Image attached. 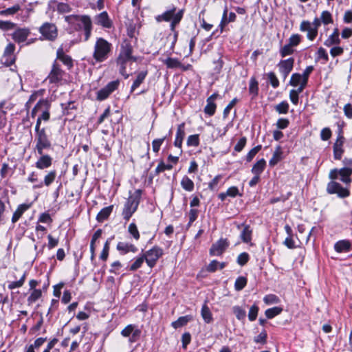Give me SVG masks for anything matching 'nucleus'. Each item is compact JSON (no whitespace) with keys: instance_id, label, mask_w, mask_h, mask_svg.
I'll return each instance as SVG.
<instances>
[{"instance_id":"nucleus-14","label":"nucleus","mask_w":352,"mask_h":352,"mask_svg":"<svg viewBox=\"0 0 352 352\" xmlns=\"http://www.w3.org/2000/svg\"><path fill=\"white\" fill-rule=\"evenodd\" d=\"M344 142V138L341 134V131L338 134L336 142L333 144V157L335 160H340L344 153L343 144Z\"/></svg>"},{"instance_id":"nucleus-10","label":"nucleus","mask_w":352,"mask_h":352,"mask_svg":"<svg viewBox=\"0 0 352 352\" xmlns=\"http://www.w3.org/2000/svg\"><path fill=\"white\" fill-rule=\"evenodd\" d=\"M64 74L65 72L61 69L60 66L55 60L47 79L50 83L58 84L63 80Z\"/></svg>"},{"instance_id":"nucleus-37","label":"nucleus","mask_w":352,"mask_h":352,"mask_svg":"<svg viewBox=\"0 0 352 352\" xmlns=\"http://www.w3.org/2000/svg\"><path fill=\"white\" fill-rule=\"evenodd\" d=\"M127 38L124 40H128L130 42L137 44L138 42V32H136L134 26H129L126 31Z\"/></svg>"},{"instance_id":"nucleus-13","label":"nucleus","mask_w":352,"mask_h":352,"mask_svg":"<svg viewBox=\"0 0 352 352\" xmlns=\"http://www.w3.org/2000/svg\"><path fill=\"white\" fill-rule=\"evenodd\" d=\"M294 58H289L286 60H282L278 65L279 72L285 79L294 67Z\"/></svg>"},{"instance_id":"nucleus-46","label":"nucleus","mask_w":352,"mask_h":352,"mask_svg":"<svg viewBox=\"0 0 352 352\" xmlns=\"http://www.w3.org/2000/svg\"><path fill=\"white\" fill-rule=\"evenodd\" d=\"M190 320L189 316L179 317L176 321L172 323V326L177 329L186 325Z\"/></svg>"},{"instance_id":"nucleus-2","label":"nucleus","mask_w":352,"mask_h":352,"mask_svg":"<svg viewBox=\"0 0 352 352\" xmlns=\"http://www.w3.org/2000/svg\"><path fill=\"white\" fill-rule=\"evenodd\" d=\"M141 194V190H135V195L130 196L125 202L122 214L124 219L126 221L130 219L133 214L137 210L140 204Z\"/></svg>"},{"instance_id":"nucleus-52","label":"nucleus","mask_w":352,"mask_h":352,"mask_svg":"<svg viewBox=\"0 0 352 352\" xmlns=\"http://www.w3.org/2000/svg\"><path fill=\"white\" fill-rule=\"evenodd\" d=\"M261 145H257L256 146L252 148L247 154L245 160L248 162H250L255 155L261 151Z\"/></svg>"},{"instance_id":"nucleus-24","label":"nucleus","mask_w":352,"mask_h":352,"mask_svg":"<svg viewBox=\"0 0 352 352\" xmlns=\"http://www.w3.org/2000/svg\"><path fill=\"white\" fill-rule=\"evenodd\" d=\"M51 108V102L47 99H44L41 109L40 111L42 112L39 118L43 121H48L50 118V109Z\"/></svg>"},{"instance_id":"nucleus-21","label":"nucleus","mask_w":352,"mask_h":352,"mask_svg":"<svg viewBox=\"0 0 352 352\" xmlns=\"http://www.w3.org/2000/svg\"><path fill=\"white\" fill-rule=\"evenodd\" d=\"M334 250L338 253L348 252L352 250V243L349 240H340L334 245Z\"/></svg>"},{"instance_id":"nucleus-17","label":"nucleus","mask_w":352,"mask_h":352,"mask_svg":"<svg viewBox=\"0 0 352 352\" xmlns=\"http://www.w3.org/2000/svg\"><path fill=\"white\" fill-rule=\"evenodd\" d=\"M56 58L60 60L69 69L73 67V60L71 56L64 52L63 47L60 46L56 52Z\"/></svg>"},{"instance_id":"nucleus-22","label":"nucleus","mask_w":352,"mask_h":352,"mask_svg":"<svg viewBox=\"0 0 352 352\" xmlns=\"http://www.w3.org/2000/svg\"><path fill=\"white\" fill-rule=\"evenodd\" d=\"M184 127H185L184 122L181 123L177 126L175 140L174 142V145L176 147L182 148V142H183L184 138L185 136Z\"/></svg>"},{"instance_id":"nucleus-16","label":"nucleus","mask_w":352,"mask_h":352,"mask_svg":"<svg viewBox=\"0 0 352 352\" xmlns=\"http://www.w3.org/2000/svg\"><path fill=\"white\" fill-rule=\"evenodd\" d=\"M40 157L35 163V166L41 170L50 167L52 164V157L49 155L38 154Z\"/></svg>"},{"instance_id":"nucleus-55","label":"nucleus","mask_w":352,"mask_h":352,"mask_svg":"<svg viewBox=\"0 0 352 352\" xmlns=\"http://www.w3.org/2000/svg\"><path fill=\"white\" fill-rule=\"evenodd\" d=\"M199 144V138L198 134L189 135L187 139V145L188 146H197Z\"/></svg>"},{"instance_id":"nucleus-32","label":"nucleus","mask_w":352,"mask_h":352,"mask_svg":"<svg viewBox=\"0 0 352 352\" xmlns=\"http://www.w3.org/2000/svg\"><path fill=\"white\" fill-rule=\"evenodd\" d=\"M283 158V151L280 146L276 147L272 157L269 161V164L274 166L277 164Z\"/></svg>"},{"instance_id":"nucleus-8","label":"nucleus","mask_w":352,"mask_h":352,"mask_svg":"<svg viewBox=\"0 0 352 352\" xmlns=\"http://www.w3.org/2000/svg\"><path fill=\"white\" fill-rule=\"evenodd\" d=\"M327 192L329 195L337 194L340 198H346L350 195V191L343 188L339 183L331 181L327 184Z\"/></svg>"},{"instance_id":"nucleus-50","label":"nucleus","mask_w":352,"mask_h":352,"mask_svg":"<svg viewBox=\"0 0 352 352\" xmlns=\"http://www.w3.org/2000/svg\"><path fill=\"white\" fill-rule=\"evenodd\" d=\"M295 50L294 47L287 43L280 48V54L282 57H285L287 56L293 54Z\"/></svg>"},{"instance_id":"nucleus-45","label":"nucleus","mask_w":352,"mask_h":352,"mask_svg":"<svg viewBox=\"0 0 352 352\" xmlns=\"http://www.w3.org/2000/svg\"><path fill=\"white\" fill-rule=\"evenodd\" d=\"M289 104L287 101H282L275 106L274 109L279 114H286L289 111Z\"/></svg>"},{"instance_id":"nucleus-62","label":"nucleus","mask_w":352,"mask_h":352,"mask_svg":"<svg viewBox=\"0 0 352 352\" xmlns=\"http://www.w3.org/2000/svg\"><path fill=\"white\" fill-rule=\"evenodd\" d=\"M238 100L236 98H234V99H232L230 103L226 107V108L224 109L223 110V116L224 118H227L228 116L229 115L230 112V110L232 109V107L236 104V103L237 102Z\"/></svg>"},{"instance_id":"nucleus-26","label":"nucleus","mask_w":352,"mask_h":352,"mask_svg":"<svg viewBox=\"0 0 352 352\" xmlns=\"http://www.w3.org/2000/svg\"><path fill=\"white\" fill-rule=\"evenodd\" d=\"M30 204H22L18 206L12 217V222L16 223L23 215V214L30 208Z\"/></svg>"},{"instance_id":"nucleus-19","label":"nucleus","mask_w":352,"mask_h":352,"mask_svg":"<svg viewBox=\"0 0 352 352\" xmlns=\"http://www.w3.org/2000/svg\"><path fill=\"white\" fill-rule=\"evenodd\" d=\"M14 50H15L14 45L12 43H9L6 46V47L4 50V53H3V58H5L4 63L8 66L12 65L14 63Z\"/></svg>"},{"instance_id":"nucleus-29","label":"nucleus","mask_w":352,"mask_h":352,"mask_svg":"<svg viewBox=\"0 0 352 352\" xmlns=\"http://www.w3.org/2000/svg\"><path fill=\"white\" fill-rule=\"evenodd\" d=\"M340 43L339 38V30L338 28L334 29L333 33L328 37L324 42V45L327 47H330L333 45H337Z\"/></svg>"},{"instance_id":"nucleus-57","label":"nucleus","mask_w":352,"mask_h":352,"mask_svg":"<svg viewBox=\"0 0 352 352\" xmlns=\"http://www.w3.org/2000/svg\"><path fill=\"white\" fill-rule=\"evenodd\" d=\"M128 231L135 240H138L140 239V235L139 231L138 230L137 226L134 223L129 224Z\"/></svg>"},{"instance_id":"nucleus-6","label":"nucleus","mask_w":352,"mask_h":352,"mask_svg":"<svg viewBox=\"0 0 352 352\" xmlns=\"http://www.w3.org/2000/svg\"><path fill=\"white\" fill-rule=\"evenodd\" d=\"M164 252L163 250L155 245L151 249L147 250L143 256H145L144 259L147 264V265L153 268L157 261V260L163 255Z\"/></svg>"},{"instance_id":"nucleus-25","label":"nucleus","mask_w":352,"mask_h":352,"mask_svg":"<svg viewBox=\"0 0 352 352\" xmlns=\"http://www.w3.org/2000/svg\"><path fill=\"white\" fill-rule=\"evenodd\" d=\"M56 177V170H51L44 177L43 182H41L40 184L34 186V188H38L43 186V185L46 186H50L54 181L55 180Z\"/></svg>"},{"instance_id":"nucleus-27","label":"nucleus","mask_w":352,"mask_h":352,"mask_svg":"<svg viewBox=\"0 0 352 352\" xmlns=\"http://www.w3.org/2000/svg\"><path fill=\"white\" fill-rule=\"evenodd\" d=\"M338 175L340 176V179L345 183L350 184L351 182V175H352V168L349 167H344L338 170Z\"/></svg>"},{"instance_id":"nucleus-31","label":"nucleus","mask_w":352,"mask_h":352,"mask_svg":"<svg viewBox=\"0 0 352 352\" xmlns=\"http://www.w3.org/2000/svg\"><path fill=\"white\" fill-rule=\"evenodd\" d=\"M113 206H109L102 208L97 214L96 220L98 222H103L107 219L113 211Z\"/></svg>"},{"instance_id":"nucleus-43","label":"nucleus","mask_w":352,"mask_h":352,"mask_svg":"<svg viewBox=\"0 0 352 352\" xmlns=\"http://www.w3.org/2000/svg\"><path fill=\"white\" fill-rule=\"evenodd\" d=\"M232 311L234 315L236 316V318L240 320L243 321L245 319L246 316V311L244 309L239 306H234L232 307Z\"/></svg>"},{"instance_id":"nucleus-15","label":"nucleus","mask_w":352,"mask_h":352,"mask_svg":"<svg viewBox=\"0 0 352 352\" xmlns=\"http://www.w3.org/2000/svg\"><path fill=\"white\" fill-rule=\"evenodd\" d=\"M302 32H307V37L310 41H314L318 35V30L313 28L311 23L308 21H302L300 25Z\"/></svg>"},{"instance_id":"nucleus-30","label":"nucleus","mask_w":352,"mask_h":352,"mask_svg":"<svg viewBox=\"0 0 352 352\" xmlns=\"http://www.w3.org/2000/svg\"><path fill=\"white\" fill-rule=\"evenodd\" d=\"M148 74V72L146 70L142 71L139 72L137 75L135 80L133 81L131 87V92H133L140 85L144 82L146 76Z\"/></svg>"},{"instance_id":"nucleus-38","label":"nucleus","mask_w":352,"mask_h":352,"mask_svg":"<svg viewBox=\"0 0 352 352\" xmlns=\"http://www.w3.org/2000/svg\"><path fill=\"white\" fill-rule=\"evenodd\" d=\"M164 63L170 69L180 68L183 67L179 60L175 58L168 57L164 60Z\"/></svg>"},{"instance_id":"nucleus-28","label":"nucleus","mask_w":352,"mask_h":352,"mask_svg":"<svg viewBox=\"0 0 352 352\" xmlns=\"http://www.w3.org/2000/svg\"><path fill=\"white\" fill-rule=\"evenodd\" d=\"M29 35V31L26 29H18L12 34V38L18 43L24 42Z\"/></svg>"},{"instance_id":"nucleus-7","label":"nucleus","mask_w":352,"mask_h":352,"mask_svg":"<svg viewBox=\"0 0 352 352\" xmlns=\"http://www.w3.org/2000/svg\"><path fill=\"white\" fill-rule=\"evenodd\" d=\"M39 32L45 39L50 41H54L58 36L57 27L52 23H44L39 28Z\"/></svg>"},{"instance_id":"nucleus-48","label":"nucleus","mask_w":352,"mask_h":352,"mask_svg":"<svg viewBox=\"0 0 352 352\" xmlns=\"http://www.w3.org/2000/svg\"><path fill=\"white\" fill-rule=\"evenodd\" d=\"M21 10V6L16 4L10 8L0 11V14L3 16L13 15Z\"/></svg>"},{"instance_id":"nucleus-41","label":"nucleus","mask_w":352,"mask_h":352,"mask_svg":"<svg viewBox=\"0 0 352 352\" xmlns=\"http://www.w3.org/2000/svg\"><path fill=\"white\" fill-rule=\"evenodd\" d=\"M283 311L280 307H274L265 310V314L268 319H272L275 316L279 315Z\"/></svg>"},{"instance_id":"nucleus-40","label":"nucleus","mask_w":352,"mask_h":352,"mask_svg":"<svg viewBox=\"0 0 352 352\" xmlns=\"http://www.w3.org/2000/svg\"><path fill=\"white\" fill-rule=\"evenodd\" d=\"M26 278V272H24L20 279L17 281H9L8 285V288L10 290L14 289L15 288L21 287L25 280Z\"/></svg>"},{"instance_id":"nucleus-18","label":"nucleus","mask_w":352,"mask_h":352,"mask_svg":"<svg viewBox=\"0 0 352 352\" xmlns=\"http://www.w3.org/2000/svg\"><path fill=\"white\" fill-rule=\"evenodd\" d=\"M176 7L174 6H172L170 9L166 10L162 14L157 15L155 16V20L157 22L160 23L162 21L169 22L174 18L175 15L177 14Z\"/></svg>"},{"instance_id":"nucleus-44","label":"nucleus","mask_w":352,"mask_h":352,"mask_svg":"<svg viewBox=\"0 0 352 352\" xmlns=\"http://www.w3.org/2000/svg\"><path fill=\"white\" fill-rule=\"evenodd\" d=\"M42 296V292L41 289H34L28 298V303L29 305L35 302Z\"/></svg>"},{"instance_id":"nucleus-60","label":"nucleus","mask_w":352,"mask_h":352,"mask_svg":"<svg viewBox=\"0 0 352 352\" xmlns=\"http://www.w3.org/2000/svg\"><path fill=\"white\" fill-rule=\"evenodd\" d=\"M173 168V165L168 164H165L164 162H160L157 166L155 168V174L158 175L159 173L166 170H171Z\"/></svg>"},{"instance_id":"nucleus-51","label":"nucleus","mask_w":352,"mask_h":352,"mask_svg":"<svg viewBox=\"0 0 352 352\" xmlns=\"http://www.w3.org/2000/svg\"><path fill=\"white\" fill-rule=\"evenodd\" d=\"M320 19L322 23L324 25H328L333 23L331 14L327 10H324L322 12Z\"/></svg>"},{"instance_id":"nucleus-61","label":"nucleus","mask_w":352,"mask_h":352,"mask_svg":"<svg viewBox=\"0 0 352 352\" xmlns=\"http://www.w3.org/2000/svg\"><path fill=\"white\" fill-rule=\"evenodd\" d=\"M268 80L274 88H277L279 86V80L277 78L274 72H269L267 74Z\"/></svg>"},{"instance_id":"nucleus-4","label":"nucleus","mask_w":352,"mask_h":352,"mask_svg":"<svg viewBox=\"0 0 352 352\" xmlns=\"http://www.w3.org/2000/svg\"><path fill=\"white\" fill-rule=\"evenodd\" d=\"M135 45V43L130 42L128 40H123L120 45V53L117 60L120 63L131 60L136 62L137 58L133 56V46Z\"/></svg>"},{"instance_id":"nucleus-63","label":"nucleus","mask_w":352,"mask_h":352,"mask_svg":"<svg viewBox=\"0 0 352 352\" xmlns=\"http://www.w3.org/2000/svg\"><path fill=\"white\" fill-rule=\"evenodd\" d=\"M301 41V36L298 34H292L289 38V44L293 47H296L298 45H299V43H300Z\"/></svg>"},{"instance_id":"nucleus-5","label":"nucleus","mask_w":352,"mask_h":352,"mask_svg":"<svg viewBox=\"0 0 352 352\" xmlns=\"http://www.w3.org/2000/svg\"><path fill=\"white\" fill-rule=\"evenodd\" d=\"M35 142L34 149L37 151L38 154H42L44 150H48L52 148V143L44 128L41 131L35 132Z\"/></svg>"},{"instance_id":"nucleus-39","label":"nucleus","mask_w":352,"mask_h":352,"mask_svg":"<svg viewBox=\"0 0 352 352\" xmlns=\"http://www.w3.org/2000/svg\"><path fill=\"white\" fill-rule=\"evenodd\" d=\"M182 187L188 192H192L194 190V182L188 177L184 176L181 181Z\"/></svg>"},{"instance_id":"nucleus-35","label":"nucleus","mask_w":352,"mask_h":352,"mask_svg":"<svg viewBox=\"0 0 352 352\" xmlns=\"http://www.w3.org/2000/svg\"><path fill=\"white\" fill-rule=\"evenodd\" d=\"M184 10H179L173 20L170 21V29L172 32L175 31V27L180 23L184 16Z\"/></svg>"},{"instance_id":"nucleus-34","label":"nucleus","mask_w":352,"mask_h":352,"mask_svg":"<svg viewBox=\"0 0 352 352\" xmlns=\"http://www.w3.org/2000/svg\"><path fill=\"white\" fill-rule=\"evenodd\" d=\"M266 162L264 159L257 161L253 166L251 171L254 175H261L265 170Z\"/></svg>"},{"instance_id":"nucleus-64","label":"nucleus","mask_w":352,"mask_h":352,"mask_svg":"<svg viewBox=\"0 0 352 352\" xmlns=\"http://www.w3.org/2000/svg\"><path fill=\"white\" fill-rule=\"evenodd\" d=\"M332 133L329 128L325 127L320 132V138L323 141H327L331 137Z\"/></svg>"},{"instance_id":"nucleus-56","label":"nucleus","mask_w":352,"mask_h":352,"mask_svg":"<svg viewBox=\"0 0 352 352\" xmlns=\"http://www.w3.org/2000/svg\"><path fill=\"white\" fill-rule=\"evenodd\" d=\"M267 334L265 330H263L257 336L254 337V341L256 343L265 344L267 342Z\"/></svg>"},{"instance_id":"nucleus-33","label":"nucleus","mask_w":352,"mask_h":352,"mask_svg":"<svg viewBox=\"0 0 352 352\" xmlns=\"http://www.w3.org/2000/svg\"><path fill=\"white\" fill-rule=\"evenodd\" d=\"M201 315L206 323L210 324L213 321L212 314L206 304L202 306Z\"/></svg>"},{"instance_id":"nucleus-11","label":"nucleus","mask_w":352,"mask_h":352,"mask_svg":"<svg viewBox=\"0 0 352 352\" xmlns=\"http://www.w3.org/2000/svg\"><path fill=\"white\" fill-rule=\"evenodd\" d=\"M94 22L96 25L102 26L103 28L109 29L113 27V21L109 18L108 13L104 11L94 17Z\"/></svg>"},{"instance_id":"nucleus-58","label":"nucleus","mask_w":352,"mask_h":352,"mask_svg":"<svg viewBox=\"0 0 352 352\" xmlns=\"http://www.w3.org/2000/svg\"><path fill=\"white\" fill-rule=\"evenodd\" d=\"M249 259V254L247 252H242L238 256L236 262L239 265L243 266L248 262Z\"/></svg>"},{"instance_id":"nucleus-54","label":"nucleus","mask_w":352,"mask_h":352,"mask_svg":"<svg viewBox=\"0 0 352 352\" xmlns=\"http://www.w3.org/2000/svg\"><path fill=\"white\" fill-rule=\"evenodd\" d=\"M166 139V136H164L162 138L155 139L152 142V148H153V152H155L156 153H157L159 152L162 144H163V142H164V140Z\"/></svg>"},{"instance_id":"nucleus-36","label":"nucleus","mask_w":352,"mask_h":352,"mask_svg":"<svg viewBox=\"0 0 352 352\" xmlns=\"http://www.w3.org/2000/svg\"><path fill=\"white\" fill-rule=\"evenodd\" d=\"M249 92L252 95V98L258 94V82L254 77H252L250 80Z\"/></svg>"},{"instance_id":"nucleus-9","label":"nucleus","mask_w":352,"mask_h":352,"mask_svg":"<svg viewBox=\"0 0 352 352\" xmlns=\"http://www.w3.org/2000/svg\"><path fill=\"white\" fill-rule=\"evenodd\" d=\"M120 81L118 80L109 82L104 87L97 92L96 98L99 101L107 99L109 95L118 88Z\"/></svg>"},{"instance_id":"nucleus-49","label":"nucleus","mask_w":352,"mask_h":352,"mask_svg":"<svg viewBox=\"0 0 352 352\" xmlns=\"http://www.w3.org/2000/svg\"><path fill=\"white\" fill-rule=\"evenodd\" d=\"M207 104L204 107V113L209 116H212L214 114L217 105L215 102L206 100Z\"/></svg>"},{"instance_id":"nucleus-47","label":"nucleus","mask_w":352,"mask_h":352,"mask_svg":"<svg viewBox=\"0 0 352 352\" xmlns=\"http://www.w3.org/2000/svg\"><path fill=\"white\" fill-rule=\"evenodd\" d=\"M144 258H145V256H144L143 254L138 256L135 259V261L130 265V267H129V270L130 271L134 272V271H136L140 267H141L144 261H145Z\"/></svg>"},{"instance_id":"nucleus-23","label":"nucleus","mask_w":352,"mask_h":352,"mask_svg":"<svg viewBox=\"0 0 352 352\" xmlns=\"http://www.w3.org/2000/svg\"><path fill=\"white\" fill-rule=\"evenodd\" d=\"M241 226H238V228H240ZM243 230H241L240 238L243 242L248 243L252 241V230L249 225L242 224Z\"/></svg>"},{"instance_id":"nucleus-53","label":"nucleus","mask_w":352,"mask_h":352,"mask_svg":"<svg viewBox=\"0 0 352 352\" xmlns=\"http://www.w3.org/2000/svg\"><path fill=\"white\" fill-rule=\"evenodd\" d=\"M258 310H259V308L256 304L253 305L250 308V310L248 312V319L250 320V321H254L256 319L258 313Z\"/></svg>"},{"instance_id":"nucleus-12","label":"nucleus","mask_w":352,"mask_h":352,"mask_svg":"<svg viewBox=\"0 0 352 352\" xmlns=\"http://www.w3.org/2000/svg\"><path fill=\"white\" fill-rule=\"evenodd\" d=\"M229 243L226 239H220L212 244L210 249V254L212 256H220L228 247Z\"/></svg>"},{"instance_id":"nucleus-42","label":"nucleus","mask_w":352,"mask_h":352,"mask_svg":"<svg viewBox=\"0 0 352 352\" xmlns=\"http://www.w3.org/2000/svg\"><path fill=\"white\" fill-rule=\"evenodd\" d=\"M248 283V278L245 276H239L234 283V289L236 291L242 290Z\"/></svg>"},{"instance_id":"nucleus-3","label":"nucleus","mask_w":352,"mask_h":352,"mask_svg":"<svg viewBox=\"0 0 352 352\" xmlns=\"http://www.w3.org/2000/svg\"><path fill=\"white\" fill-rule=\"evenodd\" d=\"M65 21L69 24H74L75 21L81 22L85 32V41L89 40L92 30V22L90 16L87 15H69L65 16Z\"/></svg>"},{"instance_id":"nucleus-20","label":"nucleus","mask_w":352,"mask_h":352,"mask_svg":"<svg viewBox=\"0 0 352 352\" xmlns=\"http://www.w3.org/2000/svg\"><path fill=\"white\" fill-rule=\"evenodd\" d=\"M116 249L122 255L129 252L135 253L138 251V248L133 244L122 241L118 243Z\"/></svg>"},{"instance_id":"nucleus-1","label":"nucleus","mask_w":352,"mask_h":352,"mask_svg":"<svg viewBox=\"0 0 352 352\" xmlns=\"http://www.w3.org/2000/svg\"><path fill=\"white\" fill-rule=\"evenodd\" d=\"M113 45L104 38H97L94 45L93 58L98 63L106 60L112 52Z\"/></svg>"},{"instance_id":"nucleus-59","label":"nucleus","mask_w":352,"mask_h":352,"mask_svg":"<svg viewBox=\"0 0 352 352\" xmlns=\"http://www.w3.org/2000/svg\"><path fill=\"white\" fill-rule=\"evenodd\" d=\"M302 79V77L300 74L294 73L291 76L289 85L293 87H296L300 84Z\"/></svg>"}]
</instances>
